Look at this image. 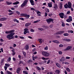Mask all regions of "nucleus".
<instances>
[{
    "instance_id": "42",
    "label": "nucleus",
    "mask_w": 74,
    "mask_h": 74,
    "mask_svg": "<svg viewBox=\"0 0 74 74\" xmlns=\"http://www.w3.org/2000/svg\"><path fill=\"white\" fill-rule=\"evenodd\" d=\"M23 61H20L19 62V64H23Z\"/></svg>"
},
{
    "instance_id": "8",
    "label": "nucleus",
    "mask_w": 74,
    "mask_h": 74,
    "mask_svg": "<svg viewBox=\"0 0 74 74\" xmlns=\"http://www.w3.org/2000/svg\"><path fill=\"white\" fill-rule=\"evenodd\" d=\"M12 51V55L13 56L15 55V53H16L15 52V49H13Z\"/></svg>"
},
{
    "instance_id": "35",
    "label": "nucleus",
    "mask_w": 74,
    "mask_h": 74,
    "mask_svg": "<svg viewBox=\"0 0 74 74\" xmlns=\"http://www.w3.org/2000/svg\"><path fill=\"white\" fill-rule=\"evenodd\" d=\"M5 33H6V34H10V31H5Z\"/></svg>"
},
{
    "instance_id": "31",
    "label": "nucleus",
    "mask_w": 74,
    "mask_h": 74,
    "mask_svg": "<svg viewBox=\"0 0 74 74\" xmlns=\"http://www.w3.org/2000/svg\"><path fill=\"white\" fill-rule=\"evenodd\" d=\"M22 52L23 53L24 56H26V52H25L24 51H23Z\"/></svg>"
},
{
    "instance_id": "17",
    "label": "nucleus",
    "mask_w": 74,
    "mask_h": 74,
    "mask_svg": "<svg viewBox=\"0 0 74 74\" xmlns=\"http://www.w3.org/2000/svg\"><path fill=\"white\" fill-rule=\"evenodd\" d=\"M56 64L57 66L58 67H59V68H60V67H61V66H60V65L59 63H57Z\"/></svg>"
},
{
    "instance_id": "40",
    "label": "nucleus",
    "mask_w": 74,
    "mask_h": 74,
    "mask_svg": "<svg viewBox=\"0 0 74 74\" xmlns=\"http://www.w3.org/2000/svg\"><path fill=\"white\" fill-rule=\"evenodd\" d=\"M69 19L71 21H72V17L71 16H69Z\"/></svg>"
},
{
    "instance_id": "60",
    "label": "nucleus",
    "mask_w": 74,
    "mask_h": 74,
    "mask_svg": "<svg viewBox=\"0 0 74 74\" xmlns=\"http://www.w3.org/2000/svg\"><path fill=\"white\" fill-rule=\"evenodd\" d=\"M16 13H17V14H18V15H19V14H20V12L18 11L16 12Z\"/></svg>"
},
{
    "instance_id": "13",
    "label": "nucleus",
    "mask_w": 74,
    "mask_h": 74,
    "mask_svg": "<svg viewBox=\"0 0 74 74\" xmlns=\"http://www.w3.org/2000/svg\"><path fill=\"white\" fill-rule=\"evenodd\" d=\"M60 62H63V61H64V57H62L61 59L60 60Z\"/></svg>"
},
{
    "instance_id": "2",
    "label": "nucleus",
    "mask_w": 74,
    "mask_h": 74,
    "mask_svg": "<svg viewBox=\"0 0 74 74\" xmlns=\"http://www.w3.org/2000/svg\"><path fill=\"white\" fill-rule=\"evenodd\" d=\"M27 1H28V0H25L23 3L21 5V7H23L25 6L27 4Z\"/></svg>"
},
{
    "instance_id": "14",
    "label": "nucleus",
    "mask_w": 74,
    "mask_h": 74,
    "mask_svg": "<svg viewBox=\"0 0 74 74\" xmlns=\"http://www.w3.org/2000/svg\"><path fill=\"white\" fill-rule=\"evenodd\" d=\"M7 20V18H2L0 19V21H5V20Z\"/></svg>"
},
{
    "instance_id": "25",
    "label": "nucleus",
    "mask_w": 74,
    "mask_h": 74,
    "mask_svg": "<svg viewBox=\"0 0 74 74\" xmlns=\"http://www.w3.org/2000/svg\"><path fill=\"white\" fill-rule=\"evenodd\" d=\"M4 59L3 58L2 59L1 61V64H2L3 63H4Z\"/></svg>"
},
{
    "instance_id": "18",
    "label": "nucleus",
    "mask_w": 74,
    "mask_h": 74,
    "mask_svg": "<svg viewBox=\"0 0 74 74\" xmlns=\"http://www.w3.org/2000/svg\"><path fill=\"white\" fill-rule=\"evenodd\" d=\"M53 42H55V43H56L57 44H59V42L58 40H53Z\"/></svg>"
},
{
    "instance_id": "12",
    "label": "nucleus",
    "mask_w": 74,
    "mask_h": 74,
    "mask_svg": "<svg viewBox=\"0 0 74 74\" xmlns=\"http://www.w3.org/2000/svg\"><path fill=\"white\" fill-rule=\"evenodd\" d=\"M30 1L31 4V5H34V1H33V0H30Z\"/></svg>"
},
{
    "instance_id": "19",
    "label": "nucleus",
    "mask_w": 74,
    "mask_h": 74,
    "mask_svg": "<svg viewBox=\"0 0 74 74\" xmlns=\"http://www.w3.org/2000/svg\"><path fill=\"white\" fill-rule=\"evenodd\" d=\"M56 73H57V74H60V70H56Z\"/></svg>"
},
{
    "instance_id": "15",
    "label": "nucleus",
    "mask_w": 74,
    "mask_h": 74,
    "mask_svg": "<svg viewBox=\"0 0 74 74\" xmlns=\"http://www.w3.org/2000/svg\"><path fill=\"white\" fill-rule=\"evenodd\" d=\"M21 70V68H18L17 70V73H19V72H20Z\"/></svg>"
},
{
    "instance_id": "63",
    "label": "nucleus",
    "mask_w": 74,
    "mask_h": 74,
    "mask_svg": "<svg viewBox=\"0 0 74 74\" xmlns=\"http://www.w3.org/2000/svg\"><path fill=\"white\" fill-rule=\"evenodd\" d=\"M64 73L65 74H67V71H66V70H65L64 71Z\"/></svg>"
},
{
    "instance_id": "50",
    "label": "nucleus",
    "mask_w": 74,
    "mask_h": 74,
    "mask_svg": "<svg viewBox=\"0 0 74 74\" xmlns=\"http://www.w3.org/2000/svg\"><path fill=\"white\" fill-rule=\"evenodd\" d=\"M7 73L8 74H12V73L10 72V71H8Z\"/></svg>"
},
{
    "instance_id": "45",
    "label": "nucleus",
    "mask_w": 74,
    "mask_h": 74,
    "mask_svg": "<svg viewBox=\"0 0 74 74\" xmlns=\"http://www.w3.org/2000/svg\"><path fill=\"white\" fill-rule=\"evenodd\" d=\"M38 30H41L42 31V30H44V29L42 28H38Z\"/></svg>"
},
{
    "instance_id": "22",
    "label": "nucleus",
    "mask_w": 74,
    "mask_h": 74,
    "mask_svg": "<svg viewBox=\"0 0 74 74\" xmlns=\"http://www.w3.org/2000/svg\"><path fill=\"white\" fill-rule=\"evenodd\" d=\"M19 2L16 1V2H15L14 3H13V4L14 5H15V4H19Z\"/></svg>"
},
{
    "instance_id": "57",
    "label": "nucleus",
    "mask_w": 74,
    "mask_h": 74,
    "mask_svg": "<svg viewBox=\"0 0 74 74\" xmlns=\"http://www.w3.org/2000/svg\"><path fill=\"white\" fill-rule=\"evenodd\" d=\"M13 61H14V62H15V61H16V59L15 58L13 57Z\"/></svg>"
},
{
    "instance_id": "51",
    "label": "nucleus",
    "mask_w": 74,
    "mask_h": 74,
    "mask_svg": "<svg viewBox=\"0 0 74 74\" xmlns=\"http://www.w3.org/2000/svg\"><path fill=\"white\" fill-rule=\"evenodd\" d=\"M4 68L5 69V71H6V70H7V67L6 66H4Z\"/></svg>"
},
{
    "instance_id": "23",
    "label": "nucleus",
    "mask_w": 74,
    "mask_h": 74,
    "mask_svg": "<svg viewBox=\"0 0 74 74\" xmlns=\"http://www.w3.org/2000/svg\"><path fill=\"white\" fill-rule=\"evenodd\" d=\"M63 4H62V3H60V7L59 8L60 9H62V5Z\"/></svg>"
},
{
    "instance_id": "20",
    "label": "nucleus",
    "mask_w": 74,
    "mask_h": 74,
    "mask_svg": "<svg viewBox=\"0 0 74 74\" xmlns=\"http://www.w3.org/2000/svg\"><path fill=\"white\" fill-rule=\"evenodd\" d=\"M70 47H67L66 49H64V51H68V50H69L70 49Z\"/></svg>"
},
{
    "instance_id": "36",
    "label": "nucleus",
    "mask_w": 74,
    "mask_h": 74,
    "mask_svg": "<svg viewBox=\"0 0 74 74\" xmlns=\"http://www.w3.org/2000/svg\"><path fill=\"white\" fill-rule=\"evenodd\" d=\"M40 20H38L36 21H34V23H37L38 22H40Z\"/></svg>"
},
{
    "instance_id": "46",
    "label": "nucleus",
    "mask_w": 74,
    "mask_h": 74,
    "mask_svg": "<svg viewBox=\"0 0 74 74\" xmlns=\"http://www.w3.org/2000/svg\"><path fill=\"white\" fill-rule=\"evenodd\" d=\"M13 14H14L13 12H11L9 13V15H12Z\"/></svg>"
},
{
    "instance_id": "24",
    "label": "nucleus",
    "mask_w": 74,
    "mask_h": 74,
    "mask_svg": "<svg viewBox=\"0 0 74 74\" xmlns=\"http://www.w3.org/2000/svg\"><path fill=\"white\" fill-rule=\"evenodd\" d=\"M14 22H16L17 23H19V21L17 20V19L16 18H14Z\"/></svg>"
},
{
    "instance_id": "28",
    "label": "nucleus",
    "mask_w": 74,
    "mask_h": 74,
    "mask_svg": "<svg viewBox=\"0 0 74 74\" xmlns=\"http://www.w3.org/2000/svg\"><path fill=\"white\" fill-rule=\"evenodd\" d=\"M6 3L8 5H10V4H12V3H11V2H8V1H7Z\"/></svg>"
},
{
    "instance_id": "37",
    "label": "nucleus",
    "mask_w": 74,
    "mask_h": 74,
    "mask_svg": "<svg viewBox=\"0 0 74 74\" xmlns=\"http://www.w3.org/2000/svg\"><path fill=\"white\" fill-rule=\"evenodd\" d=\"M35 11L36 12H37V14H41V13L39 11L36 10Z\"/></svg>"
},
{
    "instance_id": "52",
    "label": "nucleus",
    "mask_w": 74,
    "mask_h": 74,
    "mask_svg": "<svg viewBox=\"0 0 74 74\" xmlns=\"http://www.w3.org/2000/svg\"><path fill=\"white\" fill-rule=\"evenodd\" d=\"M59 54H60V55H62V52L61 51H59L58 52Z\"/></svg>"
},
{
    "instance_id": "11",
    "label": "nucleus",
    "mask_w": 74,
    "mask_h": 74,
    "mask_svg": "<svg viewBox=\"0 0 74 74\" xmlns=\"http://www.w3.org/2000/svg\"><path fill=\"white\" fill-rule=\"evenodd\" d=\"M29 48V47H25V48L22 49V50H23V49H25L26 50H28Z\"/></svg>"
},
{
    "instance_id": "47",
    "label": "nucleus",
    "mask_w": 74,
    "mask_h": 74,
    "mask_svg": "<svg viewBox=\"0 0 74 74\" xmlns=\"http://www.w3.org/2000/svg\"><path fill=\"white\" fill-rule=\"evenodd\" d=\"M37 69L38 70H41V68L38 66L37 67Z\"/></svg>"
},
{
    "instance_id": "3",
    "label": "nucleus",
    "mask_w": 74,
    "mask_h": 74,
    "mask_svg": "<svg viewBox=\"0 0 74 74\" xmlns=\"http://www.w3.org/2000/svg\"><path fill=\"white\" fill-rule=\"evenodd\" d=\"M46 21L49 24L50 23H51V22H52L53 21V19H51V18H49L47 19H46Z\"/></svg>"
},
{
    "instance_id": "7",
    "label": "nucleus",
    "mask_w": 74,
    "mask_h": 74,
    "mask_svg": "<svg viewBox=\"0 0 74 74\" xmlns=\"http://www.w3.org/2000/svg\"><path fill=\"white\" fill-rule=\"evenodd\" d=\"M47 5L49 7H52V2L48 3Z\"/></svg>"
},
{
    "instance_id": "38",
    "label": "nucleus",
    "mask_w": 74,
    "mask_h": 74,
    "mask_svg": "<svg viewBox=\"0 0 74 74\" xmlns=\"http://www.w3.org/2000/svg\"><path fill=\"white\" fill-rule=\"evenodd\" d=\"M10 33H12V32H15V30L14 29H13L11 30H10Z\"/></svg>"
},
{
    "instance_id": "49",
    "label": "nucleus",
    "mask_w": 74,
    "mask_h": 74,
    "mask_svg": "<svg viewBox=\"0 0 74 74\" xmlns=\"http://www.w3.org/2000/svg\"><path fill=\"white\" fill-rule=\"evenodd\" d=\"M44 49H45V50H48V47H46Z\"/></svg>"
},
{
    "instance_id": "21",
    "label": "nucleus",
    "mask_w": 74,
    "mask_h": 74,
    "mask_svg": "<svg viewBox=\"0 0 74 74\" xmlns=\"http://www.w3.org/2000/svg\"><path fill=\"white\" fill-rule=\"evenodd\" d=\"M38 41H39V43H40V44H41V43H42V39H38Z\"/></svg>"
},
{
    "instance_id": "27",
    "label": "nucleus",
    "mask_w": 74,
    "mask_h": 74,
    "mask_svg": "<svg viewBox=\"0 0 74 74\" xmlns=\"http://www.w3.org/2000/svg\"><path fill=\"white\" fill-rule=\"evenodd\" d=\"M11 57H10L7 60V61L8 62H10L11 61Z\"/></svg>"
},
{
    "instance_id": "1",
    "label": "nucleus",
    "mask_w": 74,
    "mask_h": 74,
    "mask_svg": "<svg viewBox=\"0 0 74 74\" xmlns=\"http://www.w3.org/2000/svg\"><path fill=\"white\" fill-rule=\"evenodd\" d=\"M42 54L44 56H45V57H48V56H49V53L46 51H43L42 52Z\"/></svg>"
},
{
    "instance_id": "44",
    "label": "nucleus",
    "mask_w": 74,
    "mask_h": 74,
    "mask_svg": "<svg viewBox=\"0 0 74 74\" xmlns=\"http://www.w3.org/2000/svg\"><path fill=\"white\" fill-rule=\"evenodd\" d=\"M19 38H21V39H25V37H24L23 36H20Z\"/></svg>"
},
{
    "instance_id": "33",
    "label": "nucleus",
    "mask_w": 74,
    "mask_h": 74,
    "mask_svg": "<svg viewBox=\"0 0 74 74\" xmlns=\"http://www.w3.org/2000/svg\"><path fill=\"white\" fill-rule=\"evenodd\" d=\"M20 15L21 16H25V15H26V14H20Z\"/></svg>"
},
{
    "instance_id": "61",
    "label": "nucleus",
    "mask_w": 74,
    "mask_h": 74,
    "mask_svg": "<svg viewBox=\"0 0 74 74\" xmlns=\"http://www.w3.org/2000/svg\"><path fill=\"white\" fill-rule=\"evenodd\" d=\"M59 47H63V45L62 44H60L59 45Z\"/></svg>"
},
{
    "instance_id": "58",
    "label": "nucleus",
    "mask_w": 74,
    "mask_h": 74,
    "mask_svg": "<svg viewBox=\"0 0 74 74\" xmlns=\"http://www.w3.org/2000/svg\"><path fill=\"white\" fill-rule=\"evenodd\" d=\"M23 73L24 74H26V73H27V71H23Z\"/></svg>"
},
{
    "instance_id": "43",
    "label": "nucleus",
    "mask_w": 74,
    "mask_h": 74,
    "mask_svg": "<svg viewBox=\"0 0 74 74\" xmlns=\"http://www.w3.org/2000/svg\"><path fill=\"white\" fill-rule=\"evenodd\" d=\"M32 60H30L28 61L27 62V63H31V62H32Z\"/></svg>"
},
{
    "instance_id": "59",
    "label": "nucleus",
    "mask_w": 74,
    "mask_h": 74,
    "mask_svg": "<svg viewBox=\"0 0 74 74\" xmlns=\"http://www.w3.org/2000/svg\"><path fill=\"white\" fill-rule=\"evenodd\" d=\"M62 26L63 27H64V26H65V25L64 24V23H62Z\"/></svg>"
},
{
    "instance_id": "4",
    "label": "nucleus",
    "mask_w": 74,
    "mask_h": 74,
    "mask_svg": "<svg viewBox=\"0 0 74 74\" xmlns=\"http://www.w3.org/2000/svg\"><path fill=\"white\" fill-rule=\"evenodd\" d=\"M7 38H8L9 40H11V39H12L14 38V36H12L10 34H9L7 36Z\"/></svg>"
},
{
    "instance_id": "10",
    "label": "nucleus",
    "mask_w": 74,
    "mask_h": 74,
    "mask_svg": "<svg viewBox=\"0 0 74 74\" xmlns=\"http://www.w3.org/2000/svg\"><path fill=\"white\" fill-rule=\"evenodd\" d=\"M68 4L69 6V8H70L71 7V3L70 2H69Z\"/></svg>"
},
{
    "instance_id": "53",
    "label": "nucleus",
    "mask_w": 74,
    "mask_h": 74,
    "mask_svg": "<svg viewBox=\"0 0 74 74\" xmlns=\"http://www.w3.org/2000/svg\"><path fill=\"white\" fill-rule=\"evenodd\" d=\"M50 62H51V60H49L47 61V64H49V63Z\"/></svg>"
},
{
    "instance_id": "30",
    "label": "nucleus",
    "mask_w": 74,
    "mask_h": 74,
    "mask_svg": "<svg viewBox=\"0 0 74 74\" xmlns=\"http://www.w3.org/2000/svg\"><path fill=\"white\" fill-rule=\"evenodd\" d=\"M10 34V35H11L12 37H14L13 36V35H14V34H15V33L13 32L12 33H11Z\"/></svg>"
},
{
    "instance_id": "9",
    "label": "nucleus",
    "mask_w": 74,
    "mask_h": 74,
    "mask_svg": "<svg viewBox=\"0 0 74 74\" xmlns=\"http://www.w3.org/2000/svg\"><path fill=\"white\" fill-rule=\"evenodd\" d=\"M64 32L63 31H61L59 32H58L57 33V34H62V33H63Z\"/></svg>"
},
{
    "instance_id": "32",
    "label": "nucleus",
    "mask_w": 74,
    "mask_h": 74,
    "mask_svg": "<svg viewBox=\"0 0 74 74\" xmlns=\"http://www.w3.org/2000/svg\"><path fill=\"white\" fill-rule=\"evenodd\" d=\"M66 70L68 71V72H70V69L68 67L66 68Z\"/></svg>"
},
{
    "instance_id": "55",
    "label": "nucleus",
    "mask_w": 74,
    "mask_h": 74,
    "mask_svg": "<svg viewBox=\"0 0 74 74\" xmlns=\"http://www.w3.org/2000/svg\"><path fill=\"white\" fill-rule=\"evenodd\" d=\"M19 19H20V20H21V21H24V19L23 18H20Z\"/></svg>"
},
{
    "instance_id": "56",
    "label": "nucleus",
    "mask_w": 74,
    "mask_h": 74,
    "mask_svg": "<svg viewBox=\"0 0 74 74\" xmlns=\"http://www.w3.org/2000/svg\"><path fill=\"white\" fill-rule=\"evenodd\" d=\"M47 15H48V14L47 13L45 12V16H47Z\"/></svg>"
},
{
    "instance_id": "34",
    "label": "nucleus",
    "mask_w": 74,
    "mask_h": 74,
    "mask_svg": "<svg viewBox=\"0 0 74 74\" xmlns=\"http://www.w3.org/2000/svg\"><path fill=\"white\" fill-rule=\"evenodd\" d=\"M64 36H69V34L68 33H64L63 34Z\"/></svg>"
},
{
    "instance_id": "41",
    "label": "nucleus",
    "mask_w": 74,
    "mask_h": 74,
    "mask_svg": "<svg viewBox=\"0 0 74 74\" xmlns=\"http://www.w3.org/2000/svg\"><path fill=\"white\" fill-rule=\"evenodd\" d=\"M5 66H7V67H10V64H5Z\"/></svg>"
},
{
    "instance_id": "54",
    "label": "nucleus",
    "mask_w": 74,
    "mask_h": 74,
    "mask_svg": "<svg viewBox=\"0 0 74 74\" xmlns=\"http://www.w3.org/2000/svg\"><path fill=\"white\" fill-rule=\"evenodd\" d=\"M30 31L31 32H34V30L32 29H30Z\"/></svg>"
},
{
    "instance_id": "26",
    "label": "nucleus",
    "mask_w": 74,
    "mask_h": 74,
    "mask_svg": "<svg viewBox=\"0 0 74 74\" xmlns=\"http://www.w3.org/2000/svg\"><path fill=\"white\" fill-rule=\"evenodd\" d=\"M31 25V23H28L25 24V26H29V25Z\"/></svg>"
},
{
    "instance_id": "5",
    "label": "nucleus",
    "mask_w": 74,
    "mask_h": 74,
    "mask_svg": "<svg viewBox=\"0 0 74 74\" xmlns=\"http://www.w3.org/2000/svg\"><path fill=\"white\" fill-rule=\"evenodd\" d=\"M24 34H26V33H29V30L28 29L25 28L24 29Z\"/></svg>"
},
{
    "instance_id": "62",
    "label": "nucleus",
    "mask_w": 74,
    "mask_h": 74,
    "mask_svg": "<svg viewBox=\"0 0 74 74\" xmlns=\"http://www.w3.org/2000/svg\"><path fill=\"white\" fill-rule=\"evenodd\" d=\"M57 7V5H55V6L54 7V8H55V9H56Z\"/></svg>"
},
{
    "instance_id": "64",
    "label": "nucleus",
    "mask_w": 74,
    "mask_h": 74,
    "mask_svg": "<svg viewBox=\"0 0 74 74\" xmlns=\"http://www.w3.org/2000/svg\"><path fill=\"white\" fill-rule=\"evenodd\" d=\"M33 54L34 55H36V54H37V52L36 51L34 52Z\"/></svg>"
},
{
    "instance_id": "29",
    "label": "nucleus",
    "mask_w": 74,
    "mask_h": 74,
    "mask_svg": "<svg viewBox=\"0 0 74 74\" xmlns=\"http://www.w3.org/2000/svg\"><path fill=\"white\" fill-rule=\"evenodd\" d=\"M25 18H29L30 17V15L26 14V15L25 16Z\"/></svg>"
},
{
    "instance_id": "39",
    "label": "nucleus",
    "mask_w": 74,
    "mask_h": 74,
    "mask_svg": "<svg viewBox=\"0 0 74 74\" xmlns=\"http://www.w3.org/2000/svg\"><path fill=\"white\" fill-rule=\"evenodd\" d=\"M66 21V22H71L72 21L70 20L69 18L67 19Z\"/></svg>"
},
{
    "instance_id": "6",
    "label": "nucleus",
    "mask_w": 74,
    "mask_h": 74,
    "mask_svg": "<svg viewBox=\"0 0 74 74\" xmlns=\"http://www.w3.org/2000/svg\"><path fill=\"white\" fill-rule=\"evenodd\" d=\"M59 15L61 18H64V13H60Z\"/></svg>"
},
{
    "instance_id": "48",
    "label": "nucleus",
    "mask_w": 74,
    "mask_h": 74,
    "mask_svg": "<svg viewBox=\"0 0 74 74\" xmlns=\"http://www.w3.org/2000/svg\"><path fill=\"white\" fill-rule=\"evenodd\" d=\"M65 41H67L69 42V41H71V40L70 39H66L65 40Z\"/></svg>"
},
{
    "instance_id": "16",
    "label": "nucleus",
    "mask_w": 74,
    "mask_h": 74,
    "mask_svg": "<svg viewBox=\"0 0 74 74\" xmlns=\"http://www.w3.org/2000/svg\"><path fill=\"white\" fill-rule=\"evenodd\" d=\"M64 7L65 8H69V6L67 4L64 5Z\"/></svg>"
}]
</instances>
